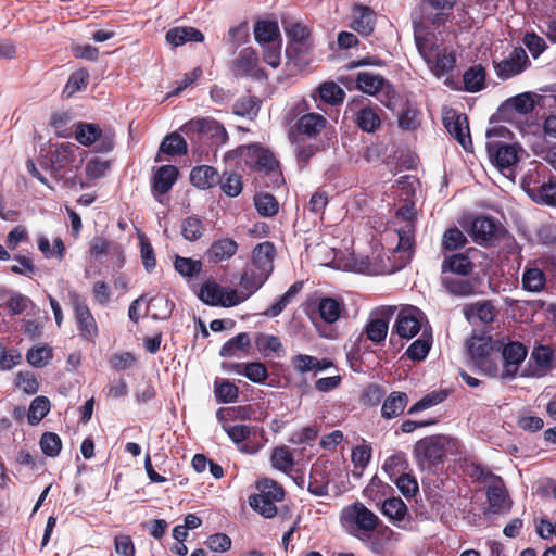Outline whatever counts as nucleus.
<instances>
[{
	"mask_svg": "<svg viewBox=\"0 0 556 556\" xmlns=\"http://www.w3.org/2000/svg\"><path fill=\"white\" fill-rule=\"evenodd\" d=\"M468 352L475 366L490 377L500 374V345L491 337L477 336L468 342Z\"/></svg>",
	"mask_w": 556,
	"mask_h": 556,
	"instance_id": "nucleus-4",
	"label": "nucleus"
},
{
	"mask_svg": "<svg viewBox=\"0 0 556 556\" xmlns=\"http://www.w3.org/2000/svg\"><path fill=\"white\" fill-rule=\"evenodd\" d=\"M415 24V41L420 55L428 64L431 72L440 77L450 72L455 64V56L446 48L438 46L432 42L431 38L422 35V28L414 17Z\"/></svg>",
	"mask_w": 556,
	"mask_h": 556,
	"instance_id": "nucleus-2",
	"label": "nucleus"
},
{
	"mask_svg": "<svg viewBox=\"0 0 556 556\" xmlns=\"http://www.w3.org/2000/svg\"><path fill=\"white\" fill-rule=\"evenodd\" d=\"M530 362H533L532 376L543 377L556 366L554 350L547 345L533 349Z\"/></svg>",
	"mask_w": 556,
	"mask_h": 556,
	"instance_id": "nucleus-20",
	"label": "nucleus"
},
{
	"mask_svg": "<svg viewBox=\"0 0 556 556\" xmlns=\"http://www.w3.org/2000/svg\"><path fill=\"white\" fill-rule=\"evenodd\" d=\"M495 315L494 306L486 301L473 303L465 308V316L472 324L477 321L489 324L494 320Z\"/></svg>",
	"mask_w": 556,
	"mask_h": 556,
	"instance_id": "nucleus-28",
	"label": "nucleus"
},
{
	"mask_svg": "<svg viewBox=\"0 0 556 556\" xmlns=\"http://www.w3.org/2000/svg\"><path fill=\"white\" fill-rule=\"evenodd\" d=\"M444 126L448 134L466 150L469 151L472 147L469 125L466 115L447 113L444 116Z\"/></svg>",
	"mask_w": 556,
	"mask_h": 556,
	"instance_id": "nucleus-15",
	"label": "nucleus"
},
{
	"mask_svg": "<svg viewBox=\"0 0 556 556\" xmlns=\"http://www.w3.org/2000/svg\"><path fill=\"white\" fill-rule=\"evenodd\" d=\"M254 205L258 214L264 217L275 216L279 211L278 201L269 193L255 194Z\"/></svg>",
	"mask_w": 556,
	"mask_h": 556,
	"instance_id": "nucleus-44",
	"label": "nucleus"
},
{
	"mask_svg": "<svg viewBox=\"0 0 556 556\" xmlns=\"http://www.w3.org/2000/svg\"><path fill=\"white\" fill-rule=\"evenodd\" d=\"M467 243L466 236L458 228L447 229L442 238V248L445 251H454Z\"/></svg>",
	"mask_w": 556,
	"mask_h": 556,
	"instance_id": "nucleus-55",
	"label": "nucleus"
},
{
	"mask_svg": "<svg viewBox=\"0 0 556 556\" xmlns=\"http://www.w3.org/2000/svg\"><path fill=\"white\" fill-rule=\"evenodd\" d=\"M326 126V119L321 114L308 113L300 117L298 128L301 132L315 136L319 134Z\"/></svg>",
	"mask_w": 556,
	"mask_h": 556,
	"instance_id": "nucleus-39",
	"label": "nucleus"
},
{
	"mask_svg": "<svg viewBox=\"0 0 556 556\" xmlns=\"http://www.w3.org/2000/svg\"><path fill=\"white\" fill-rule=\"evenodd\" d=\"M255 345L260 352L265 355L268 352L279 353L282 351V344L278 337L267 333H257L255 337Z\"/></svg>",
	"mask_w": 556,
	"mask_h": 556,
	"instance_id": "nucleus-54",
	"label": "nucleus"
},
{
	"mask_svg": "<svg viewBox=\"0 0 556 556\" xmlns=\"http://www.w3.org/2000/svg\"><path fill=\"white\" fill-rule=\"evenodd\" d=\"M529 66V59L522 48H515L507 58L495 65L501 79H509L522 73Z\"/></svg>",
	"mask_w": 556,
	"mask_h": 556,
	"instance_id": "nucleus-13",
	"label": "nucleus"
},
{
	"mask_svg": "<svg viewBox=\"0 0 556 556\" xmlns=\"http://www.w3.org/2000/svg\"><path fill=\"white\" fill-rule=\"evenodd\" d=\"M318 94L321 101L327 104L337 105L343 102L345 92L337 84L329 81L319 86Z\"/></svg>",
	"mask_w": 556,
	"mask_h": 556,
	"instance_id": "nucleus-45",
	"label": "nucleus"
},
{
	"mask_svg": "<svg viewBox=\"0 0 556 556\" xmlns=\"http://www.w3.org/2000/svg\"><path fill=\"white\" fill-rule=\"evenodd\" d=\"M204 227L198 217H187L181 225V233L188 241H195L203 235Z\"/></svg>",
	"mask_w": 556,
	"mask_h": 556,
	"instance_id": "nucleus-56",
	"label": "nucleus"
},
{
	"mask_svg": "<svg viewBox=\"0 0 556 556\" xmlns=\"http://www.w3.org/2000/svg\"><path fill=\"white\" fill-rule=\"evenodd\" d=\"M406 513L407 507L399 497L388 498L382 504V514L392 520H403Z\"/></svg>",
	"mask_w": 556,
	"mask_h": 556,
	"instance_id": "nucleus-51",
	"label": "nucleus"
},
{
	"mask_svg": "<svg viewBox=\"0 0 556 556\" xmlns=\"http://www.w3.org/2000/svg\"><path fill=\"white\" fill-rule=\"evenodd\" d=\"M458 448L457 439L451 435H430L416 442L414 456L420 465H437L448 454L457 453Z\"/></svg>",
	"mask_w": 556,
	"mask_h": 556,
	"instance_id": "nucleus-3",
	"label": "nucleus"
},
{
	"mask_svg": "<svg viewBox=\"0 0 556 556\" xmlns=\"http://www.w3.org/2000/svg\"><path fill=\"white\" fill-rule=\"evenodd\" d=\"M343 303L334 298L326 296L318 301L317 309L320 318L327 324L336 323L343 311Z\"/></svg>",
	"mask_w": 556,
	"mask_h": 556,
	"instance_id": "nucleus-32",
	"label": "nucleus"
},
{
	"mask_svg": "<svg viewBox=\"0 0 556 556\" xmlns=\"http://www.w3.org/2000/svg\"><path fill=\"white\" fill-rule=\"evenodd\" d=\"M545 275L539 268H528L522 275L523 288L531 292H539L545 286Z\"/></svg>",
	"mask_w": 556,
	"mask_h": 556,
	"instance_id": "nucleus-49",
	"label": "nucleus"
},
{
	"mask_svg": "<svg viewBox=\"0 0 556 556\" xmlns=\"http://www.w3.org/2000/svg\"><path fill=\"white\" fill-rule=\"evenodd\" d=\"M218 184L223 192L231 198L239 195L242 191L241 176L235 173L225 174Z\"/></svg>",
	"mask_w": 556,
	"mask_h": 556,
	"instance_id": "nucleus-59",
	"label": "nucleus"
},
{
	"mask_svg": "<svg viewBox=\"0 0 556 556\" xmlns=\"http://www.w3.org/2000/svg\"><path fill=\"white\" fill-rule=\"evenodd\" d=\"M232 72L236 76L252 77L254 79H263L264 72L258 66V56L252 49H244L233 61Z\"/></svg>",
	"mask_w": 556,
	"mask_h": 556,
	"instance_id": "nucleus-16",
	"label": "nucleus"
},
{
	"mask_svg": "<svg viewBox=\"0 0 556 556\" xmlns=\"http://www.w3.org/2000/svg\"><path fill=\"white\" fill-rule=\"evenodd\" d=\"M199 299L211 306L232 307L240 304L238 290L222 287L213 280L205 281L198 293Z\"/></svg>",
	"mask_w": 556,
	"mask_h": 556,
	"instance_id": "nucleus-6",
	"label": "nucleus"
},
{
	"mask_svg": "<svg viewBox=\"0 0 556 556\" xmlns=\"http://www.w3.org/2000/svg\"><path fill=\"white\" fill-rule=\"evenodd\" d=\"M408 402V397L403 392H392L383 402L381 415L387 419L401 415Z\"/></svg>",
	"mask_w": 556,
	"mask_h": 556,
	"instance_id": "nucleus-34",
	"label": "nucleus"
},
{
	"mask_svg": "<svg viewBox=\"0 0 556 556\" xmlns=\"http://www.w3.org/2000/svg\"><path fill=\"white\" fill-rule=\"evenodd\" d=\"M50 410V402L45 396H37L33 400L29 412H28V421L30 425L39 424L49 413Z\"/></svg>",
	"mask_w": 556,
	"mask_h": 556,
	"instance_id": "nucleus-52",
	"label": "nucleus"
},
{
	"mask_svg": "<svg viewBox=\"0 0 556 556\" xmlns=\"http://www.w3.org/2000/svg\"><path fill=\"white\" fill-rule=\"evenodd\" d=\"M294 464L293 455L287 446L276 447L271 453V465L278 470L288 472Z\"/></svg>",
	"mask_w": 556,
	"mask_h": 556,
	"instance_id": "nucleus-48",
	"label": "nucleus"
},
{
	"mask_svg": "<svg viewBox=\"0 0 556 556\" xmlns=\"http://www.w3.org/2000/svg\"><path fill=\"white\" fill-rule=\"evenodd\" d=\"M356 81L359 90L371 96H377L382 103L390 106L391 94H393L394 91L382 76L371 72H361L357 75Z\"/></svg>",
	"mask_w": 556,
	"mask_h": 556,
	"instance_id": "nucleus-9",
	"label": "nucleus"
},
{
	"mask_svg": "<svg viewBox=\"0 0 556 556\" xmlns=\"http://www.w3.org/2000/svg\"><path fill=\"white\" fill-rule=\"evenodd\" d=\"M303 288L302 281H296L279 298L277 299L265 312L264 315L267 317H277L283 309L293 301L296 294Z\"/></svg>",
	"mask_w": 556,
	"mask_h": 556,
	"instance_id": "nucleus-35",
	"label": "nucleus"
},
{
	"mask_svg": "<svg viewBox=\"0 0 556 556\" xmlns=\"http://www.w3.org/2000/svg\"><path fill=\"white\" fill-rule=\"evenodd\" d=\"M175 270L182 277L192 278L198 276L202 270V262L191 257L175 256Z\"/></svg>",
	"mask_w": 556,
	"mask_h": 556,
	"instance_id": "nucleus-43",
	"label": "nucleus"
},
{
	"mask_svg": "<svg viewBox=\"0 0 556 556\" xmlns=\"http://www.w3.org/2000/svg\"><path fill=\"white\" fill-rule=\"evenodd\" d=\"M72 304L80 336L86 340H93L98 334V327L87 304L78 295L73 296Z\"/></svg>",
	"mask_w": 556,
	"mask_h": 556,
	"instance_id": "nucleus-14",
	"label": "nucleus"
},
{
	"mask_svg": "<svg viewBox=\"0 0 556 556\" xmlns=\"http://www.w3.org/2000/svg\"><path fill=\"white\" fill-rule=\"evenodd\" d=\"M39 444L43 454H46L49 457L58 456L62 447L61 438L53 432L43 433Z\"/></svg>",
	"mask_w": 556,
	"mask_h": 556,
	"instance_id": "nucleus-60",
	"label": "nucleus"
},
{
	"mask_svg": "<svg viewBox=\"0 0 556 556\" xmlns=\"http://www.w3.org/2000/svg\"><path fill=\"white\" fill-rule=\"evenodd\" d=\"M399 243L394 250L400 255L401 263L404 265L409 262L413 254L414 236L413 225L406 224L402 229L397 230Z\"/></svg>",
	"mask_w": 556,
	"mask_h": 556,
	"instance_id": "nucleus-33",
	"label": "nucleus"
},
{
	"mask_svg": "<svg viewBox=\"0 0 556 556\" xmlns=\"http://www.w3.org/2000/svg\"><path fill=\"white\" fill-rule=\"evenodd\" d=\"M283 28L290 41L286 49L287 56L292 59L307 53L312 46L308 28L298 22L283 23Z\"/></svg>",
	"mask_w": 556,
	"mask_h": 556,
	"instance_id": "nucleus-8",
	"label": "nucleus"
},
{
	"mask_svg": "<svg viewBox=\"0 0 556 556\" xmlns=\"http://www.w3.org/2000/svg\"><path fill=\"white\" fill-rule=\"evenodd\" d=\"M188 151L186 140L178 134H170L165 137L160 146L159 154L155 159L156 162H161V153L167 155H184Z\"/></svg>",
	"mask_w": 556,
	"mask_h": 556,
	"instance_id": "nucleus-37",
	"label": "nucleus"
},
{
	"mask_svg": "<svg viewBox=\"0 0 556 556\" xmlns=\"http://www.w3.org/2000/svg\"><path fill=\"white\" fill-rule=\"evenodd\" d=\"M268 277L269 276L258 271V269L253 267L248 268L240 279L241 290L238 291V298L241 299L240 303L255 293L265 283Z\"/></svg>",
	"mask_w": 556,
	"mask_h": 556,
	"instance_id": "nucleus-22",
	"label": "nucleus"
},
{
	"mask_svg": "<svg viewBox=\"0 0 556 556\" xmlns=\"http://www.w3.org/2000/svg\"><path fill=\"white\" fill-rule=\"evenodd\" d=\"M376 532H370L367 540H359L363 542L372 553L375 554H383L386 551V541L390 540L393 534V531L389 528H384L379 531V535L381 538H377L375 535Z\"/></svg>",
	"mask_w": 556,
	"mask_h": 556,
	"instance_id": "nucleus-53",
	"label": "nucleus"
},
{
	"mask_svg": "<svg viewBox=\"0 0 556 556\" xmlns=\"http://www.w3.org/2000/svg\"><path fill=\"white\" fill-rule=\"evenodd\" d=\"M307 490L315 496H324L328 492V480L317 466L313 467L311 471V481Z\"/></svg>",
	"mask_w": 556,
	"mask_h": 556,
	"instance_id": "nucleus-58",
	"label": "nucleus"
},
{
	"mask_svg": "<svg viewBox=\"0 0 556 556\" xmlns=\"http://www.w3.org/2000/svg\"><path fill=\"white\" fill-rule=\"evenodd\" d=\"M495 224L489 217H477L472 222L471 232L476 242L490 240L495 232Z\"/></svg>",
	"mask_w": 556,
	"mask_h": 556,
	"instance_id": "nucleus-41",
	"label": "nucleus"
},
{
	"mask_svg": "<svg viewBox=\"0 0 556 556\" xmlns=\"http://www.w3.org/2000/svg\"><path fill=\"white\" fill-rule=\"evenodd\" d=\"M291 365L295 372L306 375L313 372L317 375L333 366L329 358H318L308 354H298L291 358Z\"/></svg>",
	"mask_w": 556,
	"mask_h": 556,
	"instance_id": "nucleus-19",
	"label": "nucleus"
},
{
	"mask_svg": "<svg viewBox=\"0 0 556 556\" xmlns=\"http://www.w3.org/2000/svg\"><path fill=\"white\" fill-rule=\"evenodd\" d=\"M422 313L415 306H407L397 314L394 330L401 337L410 339L415 337L421 327Z\"/></svg>",
	"mask_w": 556,
	"mask_h": 556,
	"instance_id": "nucleus-12",
	"label": "nucleus"
},
{
	"mask_svg": "<svg viewBox=\"0 0 556 556\" xmlns=\"http://www.w3.org/2000/svg\"><path fill=\"white\" fill-rule=\"evenodd\" d=\"M237 250L238 244L235 240L229 238L218 239L211 244L207 257L214 262L229 260L236 254Z\"/></svg>",
	"mask_w": 556,
	"mask_h": 556,
	"instance_id": "nucleus-30",
	"label": "nucleus"
},
{
	"mask_svg": "<svg viewBox=\"0 0 556 556\" xmlns=\"http://www.w3.org/2000/svg\"><path fill=\"white\" fill-rule=\"evenodd\" d=\"M527 356V349L519 342H509L506 344L502 353H500V362L502 369L497 377L502 379H513L519 370L520 364Z\"/></svg>",
	"mask_w": 556,
	"mask_h": 556,
	"instance_id": "nucleus-10",
	"label": "nucleus"
},
{
	"mask_svg": "<svg viewBox=\"0 0 556 556\" xmlns=\"http://www.w3.org/2000/svg\"><path fill=\"white\" fill-rule=\"evenodd\" d=\"M457 0H422L425 17L433 25H443L452 16Z\"/></svg>",
	"mask_w": 556,
	"mask_h": 556,
	"instance_id": "nucleus-18",
	"label": "nucleus"
},
{
	"mask_svg": "<svg viewBox=\"0 0 556 556\" xmlns=\"http://www.w3.org/2000/svg\"><path fill=\"white\" fill-rule=\"evenodd\" d=\"M485 71L477 65L467 70L464 74L465 88L469 92H477L484 87Z\"/></svg>",
	"mask_w": 556,
	"mask_h": 556,
	"instance_id": "nucleus-46",
	"label": "nucleus"
},
{
	"mask_svg": "<svg viewBox=\"0 0 556 556\" xmlns=\"http://www.w3.org/2000/svg\"><path fill=\"white\" fill-rule=\"evenodd\" d=\"M76 150L77 148L72 143H61L56 146L51 154V165L53 169L60 170L72 163Z\"/></svg>",
	"mask_w": 556,
	"mask_h": 556,
	"instance_id": "nucleus-40",
	"label": "nucleus"
},
{
	"mask_svg": "<svg viewBox=\"0 0 556 556\" xmlns=\"http://www.w3.org/2000/svg\"><path fill=\"white\" fill-rule=\"evenodd\" d=\"M484 482L486 483V497L490 510L494 514L508 513L511 507V502L503 479L490 473L485 477Z\"/></svg>",
	"mask_w": 556,
	"mask_h": 556,
	"instance_id": "nucleus-7",
	"label": "nucleus"
},
{
	"mask_svg": "<svg viewBox=\"0 0 556 556\" xmlns=\"http://www.w3.org/2000/svg\"><path fill=\"white\" fill-rule=\"evenodd\" d=\"M258 111L257 101L252 97H242L233 104V113L239 116L252 118Z\"/></svg>",
	"mask_w": 556,
	"mask_h": 556,
	"instance_id": "nucleus-62",
	"label": "nucleus"
},
{
	"mask_svg": "<svg viewBox=\"0 0 556 556\" xmlns=\"http://www.w3.org/2000/svg\"><path fill=\"white\" fill-rule=\"evenodd\" d=\"M178 177V170L173 165H163L157 168L153 177L152 191L155 199L161 203L162 195L168 192Z\"/></svg>",
	"mask_w": 556,
	"mask_h": 556,
	"instance_id": "nucleus-21",
	"label": "nucleus"
},
{
	"mask_svg": "<svg viewBox=\"0 0 556 556\" xmlns=\"http://www.w3.org/2000/svg\"><path fill=\"white\" fill-rule=\"evenodd\" d=\"M110 168V162L100 157H91L85 166V173L91 180L103 177Z\"/></svg>",
	"mask_w": 556,
	"mask_h": 556,
	"instance_id": "nucleus-61",
	"label": "nucleus"
},
{
	"mask_svg": "<svg viewBox=\"0 0 556 556\" xmlns=\"http://www.w3.org/2000/svg\"><path fill=\"white\" fill-rule=\"evenodd\" d=\"M386 314V317H371L366 327H365V333L367 336V338L372 341V342H376V343H379V342H382L384 341L387 334H388V329H389V313H390V309H383V312Z\"/></svg>",
	"mask_w": 556,
	"mask_h": 556,
	"instance_id": "nucleus-31",
	"label": "nucleus"
},
{
	"mask_svg": "<svg viewBox=\"0 0 556 556\" xmlns=\"http://www.w3.org/2000/svg\"><path fill=\"white\" fill-rule=\"evenodd\" d=\"M190 180L194 187L205 190L217 185L220 177L214 167L202 165L191 170Z\"/></svg>",
	"mask_w": 556,
	"mask_h": 556,
	"instance_id": "nucleus-25",
	"label": "nucleus"
},
{
	"mask_svg": "<svg viewBox=\"0 0 556 556\" xmlns=\"http://www.w3.org/2000/svg\"><path fill=\"white\" fill-rule=\"evenodd\" d=\"M102 129L93 123H77L75 125V139L83 146L89 147L101 139Z\"/></svg>",
	"mask_w": 556,
	"mask_h": 556,
	"instance_id": "nucleus-36",
	"label": "nucleus"
},
{
	"mask_svg": "<svg viewBox=\"0 0 556 556\" xmlns=\"http://www.w3.org/2000/svg\"><path fill=\"white\" fill-rule=\"evenodd\" d=\"M340 523L348 534L367 540L370 532L377 531L380 519L363 503L355 502L341 510Z\"/></svg>",
	"mask_w": 556,
	"mask_h": 556,
	"instance_id": "nucleus-1",
	"label": "nucleus"
},
{
	"mask_svg": "<svg viewBox=\"0 0 556 556\" xmlns=\"http://www.w3.org/2000/svg\"><path fill=\"white\" fill-rule=\"evenodd\" d=\"M472 262L466 254L463 253L445 256V258L442 262L443 274L450 271L458 276L466 277L472 271Z\"/></svg>",
	"mask_w": 556,
	"mask_h": 556,
	"instance_id": "nucleus-29",
	"label": "nucleus"
},
{
	"mask_svg": "<svg viewBox=\"0 0 556 556\" xmlns=\"http://www.w3.org/2000/svg\"><path fill=\"white\" fill-rule=\"evenodd\" d=\"M165 38L173 47H179L187 42H201L204 36L193 27H175L166 33Z\"/></svg>",
	"mask_w": 556,
	"mask_h": 556,
	"instance_id": "nucleus-24",
	"label": "nucleus"
},
{
	"mask_svg": "<svg viewBox=\"0 0 556 556\" xmlns=\"http://www.w3.org/2000/svg\"><path fill=\"white\" fill-rule=\"evenodd\" d=\"M255 40L262 46L280 42V31L277 22L258 21L254 26Z\"/></svg>",
	"mask_w": 556,
	"mask_h": 556,
	"instance_id": "nucleus-26",
	"label": "nucleus"
},
{
	"mask_svg": "<svg viewBox=\"0 0 556 556\" xmlns=\"http://www.w3.org/2000/svg\"><path fill=\"white\" fill-rule=\"evenodd\" d=\"M251 346V338L247 332H241L224 343L219 351L222 357H241Z\"/></svg>",
	"mask_w": 556,
	"mask_h": 556,
	"instance_id": "nucleus-27",
	"label": "nucleus"
},
{
	"mask_svg": "<svg viewBox=\"0 0 556 556\" xmlns=\"http://www.w3.org/2000/svg\"><path fill=\"white\" fill-rule=\"evenodd\" d=\"M442 283L450 293L455 295L467 296L473 293V285L463 276L460 278L444 276Z\"/></svg>",
	"mask_w": 556,
	"mask_h": 556,
	"instance_id": "nucleus-42",
	"label": "nucleus"
},
{
	"mask_svg": "<svg viewBox=\"0 0 556 556\" xmlns=\"http://www.w3.org/2000/svg\"><path fill=\"white\" fill-rule=\"evenodd\" d=\"M430 340L420 338L414 341L406 350V355L413 361H422L427 357L430 351Z\"/></svg>",
	"mask_w": 556,
	"mask_h": 556,
	"instance_id": "nucleus-64",
	"label": "nucleus"
},
{
	"mask_svg": "<svg viewBox=\"0 0 556 556\" xmlns=\"http://www.w3.org/2000/svg\"><path fill=\"white\" fill-rule=\"evenodd\" d=\"M243 376L254 383H264L268 377L267 367L261 362H252L244 365Z\"/></svg>",
	"mask_w": 556,
	"mask_h": 556,
	"instance_id": "nucleus-63",
	"label": "nucleus"
},
{
	"mask_svg": "<svg viewBox=\"0 0 556 556\" xmlns=\"http://www.w3.org/2000/svg\"><path fill=\"white\" fill-rule=\"evenodd\" d=\"M275 255L274 244L265 241L257 244L253 250L252 267L269 276L273 271V261Z\"/></svg>",
	"mask_w": 556,
	"mask_h": 556,
	"instance_id": "nucleus-23",
	"label": "nucleus"
},
{
	"mask_svg": "<svg viewBox=\"0 0 556 556\" xmlns=\"http://www.w3.org/2000/svg\"><path fill=\"white\" fill-rule=\"evenodd\" d=\"M356 123L364 131L371 132L380 125V118L374 109L363 108L357 112Z\"/></svg>",
	"mask_w": 556,
	"mask_h": 556,
	"instance_id": "nucleus-50",
	"label": "nucleus"
},
{
	"mask_svg": "<svg viewBox=\"0 0 556 556\" xmlns=\"http://www.w3.org/2000/svg\"><path fill=\"white\" fill-rule=\"evenodd\" d=\"M186 134L197 132L210 138L214 144H224L228 139L225 127L212 118H195L186 123L182 128Z\"/></svg>",
	"mask_w": 556,
	"mask_h": 556,
	"instance_id": "nucleus-11",
	"label": "nucleus"
},
{
	"mask_svg": "<svg viewBox=\"0 0 556 556\" xmlns=\"http://www.w3.org/2000/svg\"><path fill=\"white\" fill-rule=\"evenodd\" d=\"M214 393L218 402L232 403L239 396L238 387L228 380H216L214 383Z\"/></svg>",
	"mask_w": 556,
	"mask_h": 556,
	"instance_id": "nucleus-47",
	"label": "nucleus"
},
{
	"mask_svg": "<svg viewBox=\"0 0 556 556\" xmlns=\"http://www.w3.org/2000/svg\"><path fill=\"white\" fill-rule=\"evenodd\" d=\"M486 148L490 157L501 170L514 166L518 162V153L521 151L520 147L506 143H488Z\"/></svg>",
	"mask_w": 556,
	"mask_h": 556,
	"instance_id": "nucleus-17",
	"label": "nucleus"
},
{
	"mask_svg": "<svg viewBox=\"0 0 556 556\" xmlns=\"http://www.w3.org/2000/svg\"><path fill=\"white\" fill-rule=\"evenodd\" d=\"M407 466L406 455L403 452H397L389 456L382 469L390 476H397L404 472Z\"/></svg>",
	"mask_w": 556,
	"mask_h": 556,
	"instance_id": "nucleus-57",
	"label": "nucleus"
},
{
	"mask_svg": "<svg viewBox=\"0 0 556 556\" xmlns=\"http://www.w3.org/2000/svg\"><path fill=\"white\" fill-rule=\"evenodd\" d=\"M375 14L366 7H358L354 11L352 27L362 35H369L374 30Z\"/></svg>",
	"mask_w": 556,
	"mask_h": 556,
	"instance_id": "nucleus-38",
	"label": "nucleus"
},
{
	"mask_svg": "<svg viewBox=\"0 0 556 556\" xmlns=\"http://www.w3.org/2000/svg\"><path fill=\"white\" fill-rule=\"evenodd\" d=\"M258 494L250 497L251 507L265 518H271L277 514L276 503L285 497L283 488L275 480L263 478L257 482Z\"/></svg>",
	"mask_w": 556,
	"mask_h": 556,
	"instance_id": "nucleus-5",
	"label": "nucleus"
}]
</instances>
